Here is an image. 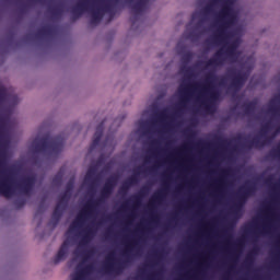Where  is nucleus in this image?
Instances as JSON below:
<instances>
[{"label":"nucleus","instance_id":"nucleus-1","mask_svg":"<svg viewBox=\"0 0 280 280\" xmlns=\"http://www.w3.org/2000/svg\"><path fill=\"white\" fill-rule=\"evenodd\" d=\"M221 10L218 13L220 25L217 30V34L213 36L214 43H226L231 38V33L226 32L230 27L235 25L237 21V14L233 9L235 0H210V2L203 8L205 14H211L214 5H220Z\"/></svg>","mask_w":280,"mask_h":280},{"label":"nucleus","instance_id":"nucleus-2","mask_svg":"<svg viewBox=\"0 0 280 280\" xmlns=\"http://www.w3.org/2000/svg\"><path fill=\"white\" fill-rule=\"evenodd\" d=\"M217 80L215 73L209 72L206 75V84L200 85L199 83H195L188 86L180 85L178 89L180 103L179 106L182 108H186L187 104L189 103V100H191V89L194 91L201 89L200 95L197 97L198 101H200L201 97H205V95H209V98L207 101H202L201 104L203 108L208 112L213 108V102H218L220 100L221 93L220 90L215 89L213 85V81Z\"/></svg>","mask_w":280,"mask_h":280},{"label":"nucleus","instance_id":"nucleus-3","mask_svg":"<svg viewBox=\"0 0 280 280\" xmlns=\"http://www.w3.org/2000/svg\"><path fill=\"white\" fill-rule=\"evenodd\" d=\"M117 180H119V177L117 175H112L109 178L106 179L102 190H101V198L89 201L85 205V208L77 215V220L73 221L68 230V233H71V231H75V229H80L82 224H84V220L89 218V215L93 214V211L97 209L101 205H104L110 196H113V191H115V187H117Z\"/></svg>","mask_w":280,"mask_h":280},{"label":"nucleus","instance_id":"nucleus-4","mask_svg":"<svg viewBox=\"0 0 280 280\" xmlns=\"http://www.w3.org/2000/svg\"><path fill=\"white\" fill-rule=\"evenodd\" d=\"M35 185L36 175L25 176L14 186L10 178L5 177L0 182V195L4 196V198H12V196L19 191L22 196H30L32 191H34Z\"/></svg>","mask_w":280,"mask_h":280},{"label":"nucleus","instance_id":"nucleus-5","mask_svg":"<svg viewBox=\"0 0 280 280\" xmlns=\"http://www.w3.org/2000/svg\"><path fill=\"white\" fill-rule=\"evenodd\" d=\"M240 47V39H234L224 50V48H221L215 51L213 58L209 59L206 62V67H222L224 62H226V59L224 56H226L228 60L235 65L237 60L240 59V56L242 52L237 50Z\"/></svg>","mask_w":280,"mask_h":280},{"label":"nucleus","instance_id":"nucleus-6","mask_svg":"<svg viewBox=\"0 0 280 280\" xmlns=\"http://www.w3.org/2000/svg\"><path fill=\"white\" fill-rule=\"evenodd\" d=\"M65 148V137L56 136L54 138L45 135L43 138H36L33 141V150L36 154L49 152V154H60Z\"/></svg>","mask_w":280,"mask_h":280},{"label":"nucleus","instance_id":"nucleus-7","mask_svg":"<svg viewBox=\"0 0 280 280\" xmlns=\"http://www.w3.org/2000/svg\"><path fill=\"white\" fill-rule=\"evenodd\" d=\"M135 248H137V241L129 242L122 253L126 259L122 262H117L115 265L108 262L104 267L105 272H115V275H121V272H124V268H126V265L130 264V261L132 260V256H130V253H132Z\"/></svg>","mask_w":280,"mask_h":280},{"label":"nucleus","instance_id":"nucleus-8","mask_svg":"<svg viewBox=\"0 0 280 280\" xmlns=\"http://www.w3.org/2000/svg\"><path fill=\"white\" fill-rule=\"evenodd\" d=\"M256 191H257V186L253 182H247L245 186L240 188L237 202L234 205L235 215H237L242 211L248 198H250V196H253Z\"/></svg>","mask_w":280,"mask_h":280},{"label":"nucleus","instance_id":"nucleus-9","mask_svg":"<svg viewBox=\"0 0 280 280\" xmlns=\"http://www.w3.org/2000/svg\"><path fill=\"white\" fill-rule=\"evenodd\" d=\"M230 73V89L232 91H240L246 84V80H248V73L242 71H235V69L228 70Z\"/></svg>","mask_w":280,"mask_h":280},{"label":"nucleus","instance_id":"nucleus-10","mask_svg":"<svg viewBox=\"0 0 280 280\" xmlns=\"http://www.w3.org/2000/svg\"><path fill=\"white\" fill-rule=\"evenodd\" d=\"M104 12H109V14H113V8L110 4H105L103 7H98L97 9H92V19L90 21L91 25H100L102 19H104Z\"/></svg>","mask_w":280,"mask_h":280},{"label":"nucleus","instance_id":"nucleus-11","mask_svg":"<svg viewBox=\"0 0 280 280\" xmlns=\"http://www.w3.org/2000/svg\"><path fill=\"white\" fill-rule=\"evenodd\" d=\"M103 135H104V121H102L96 127L92 144L90 145V152H93V149H95L97 145H100Z\"/></svg>","mask_w":280,"mask_h":280},{"label":"nucleus","instance_id":"nucleus-12","mask_svg":"<svg viewBox=\"0 0 280 280\" xmlns=\"http://www.w3.org/2000/svg\"><path fill=\"white\" fill-rule=\"evenodd\" d=\"M147 3L148 0H139L132 5L135 15L130 18L131 25H135L137 23V14H141V11L144 10Z\"/></svg>","mask_w":280,"mask_h":280},{"label":"nucleus","instance_id":"nucleus-13","mask_svg":"<svg viewBox=\"0 0 280 280\" xmlns=\"http://www.w3.org/2000/svg\"><path fill=\"white\" fill-rule=\"evenodd\" d=\"M54 34H56V28L54 26L46 25L38 28L35 34V38H37V40H40V38H45V36H54Z\"/></svg>","mask_w":280,"mask_h":280},{"label":"nucleus","instance_id":"nucleus-14","mask_svg":"<svg viewBox=\"0 0 280 280\" xmlns=\"http://www.w3.org/2000/svg\"><path fill=\"white\" fill-rule=\"evenodd\" d=\"M96 174L97 166H90L84 177L85 183H89L90 187H93V185L97 183V177H95Z\"/></svg>","mask_w":280,"mask_h":280},{"label":"nucleus","instance_id":"nucleus-15","mask_svg":"<svg viewBox=\"0 0 280 280\" xmlns=\"http://www.w3.org/2000/svg\"><path fill=\"white\" fill-rule=\"evenodd\" d=\"M86 7H88V3H86V0H84L82 2H79L75 7L72 8L71 13L74 16V21L75 19H80L82 14L86 12Z\"/></svg>","mask_w":280,"mask_h":280},{"label":"nucleus","instance_id":"nucleus-16","mask_svg":"<svg viewBox=\"0 0 280 280\" xmlns=\"http://www.w3.org/2000/svg\"><path fill=\"white\" fill-rule=\"evenodd\" d=\"M68 250H69V241H65L55 257V264H60V261H62V259L67 257Z\"/></svg>","mask_w":280,"mask_h":280},{"label":"nucleus","instance_id":"nucleus-17","mask_svg":"<svg viewBox=\"0 0 280 280\" xmlns=\"http://www.w3.org/2000/svg\"><path fill=\"white\" fill-rule=\"evenodd\" d=\"M148 191H150V187L144 186L140 189L139 194L132 197V202L135 207H139L141 205L142 198L148 196Z\"/></svg>","mask_w":280,"mask_h":280},{"label":"nucleus","instance_id":"nucleus-18","mask_svg":"<svg viewBox=\"0 0 280 280\" xmlns=\"http://www.w3.org/2000/svg\"><path fill=\"white\" fill-rule=\"evenodd\" d=\"M93 235H95V233L93 232V229H91V228L86 229L84 231V234H83L82 238L79 242V246L81 248H84V246H86L89 244V242H91Z\"/></svg>","mask_w":280,"mask_h":280},{"label":"nucleus","instance_id":"nucleus-19","mask_svg":"<svg viewBox=\"0 0 280 280\" xmlns=\"http://www.w3.org/2000/svg\"><path fill=\"white\" fill-rule=\"evenodd\" d=\"M163 198H165V190H160L158 192H155L149 203V209H154V205H156L158 202L163 201Z\"/></svg>","mask_w":280,"mask_h":280},{"label":"nucleus","instance_id":"nucleus-20","mask_svg":"<svg viewBox=\"0 0 280 280\" xmlns=\"http://www.w3.org/2000/svg\"><path fill=\"white\" fill-rule=\"evenodd\" d=\"M67 208H62L60 203H57L54 212H52V220H55L56 223L60 222V218H62V213H65V210Z\"/></svg>","mask_w":280,"mask_h":280},{"label":"nucleus","instance_id":"nucleus-21","mask_svg":"<svg viewBox=\"0 0 280 280\" xmlns=\"http://www.w3.org/2000/svg\"><path fill=\"white\" fill-rule=\"evenodd\" d=\"M247 148H264L266 145V140L261 141L258 137L246 142Z\"/></svg>","mask_w":280,"mask_h":280},{"label":"nucleus","instance_id":"nucleus-22","mask_svg":"<svg viewBox=\"0 0 280 280\" xmlns=\"http://www.w3.org/2000/svg\"><path fill=\"white\" fill-rule=\"evenodd\" d=\"M71 199V194L65 191L63 194L60 195L59 201L57 205H61L62 209H67V206L69 205V200Z\"/></svg>","mask_w":280,"mask_h":280},{"label":"nucleus","instance_id":"nucleus-23","mask_svg":"<svg viewBox=\"0 0 280 280\" xmlns=\"http://www.w3.org/2000/svg\"><path fill=\"white\" fill-rule=\"evenodd\" d=\"M139 174H141V167H138L135 171V174L126 179L127 184L132 187V185H137L139 183Z\"/></svg>","mask_w":280,"mask_h":280},{"label":"nucleus","instance_id":"nucleus-24","mask_svg":"<svg viewBox=\"0 0 280 280\" xmlns=\"http://www.w3.org/2000/svg\"><path fill=\"white\" fill-rule=\"evenodd\" d=\"M245 115H253L257 108V103L249 102L243 105Z\"/></svg>","mask_w":280,"mask_h":280},{"label":"nucleus","instance_id":"nucleus-25","mask_svg":"<svg viewBox=\"0 0 280 280\" xmlns=\"http://www.w3.org/2000/svg\"><path fill=\"white\" fill-rule=\"evenodd\" d=\"M224 189H226V182L224 180V177H220L217 180V191L222 196V194H224Z\"/></svg>","mask_w":280,"mask_h":280},{"label":"nucleus","instance_id":"nucleus-26","mask_svg":"<svg viewBox=\"0 0 280 280\" xmlns=\"http://www.w3.org/2000/svg\"><path fill=\"white\" fill-rule=\"evenodd\" d=\"M180 73H184L186 78H194V69L191 67L182 66L179 68Z\"/></svg>","mask_w":280,"mask_h":280},{"label":"nucleus","instance_id":"nucleus-27","mask_svg":"<svg viewBox=\"0 0 280 280\" xmlns=\"http://www.w3.org/2000/svg\"><path fill=\"white\" fill-rule=\"evenodd\" d=\"M9 98L10 95L8 94V89H5L3 85H0V103H3Z\"/></svg>","mask_w":280,"mask_h":280},{"label":"nucleus","instance_id":"nucleus-28","mask_svg":"<svg viewBox=\"0 0 280 280\" xmlns=\"http://www.w3.org/2000/svg\"><path fill=\"white\" fill-rule=\"evenodd\" d=\"M93 255H95V249H89V250L81 253V257L83 259L82 264L89 261V259H91V257H93Z\"/></svg>","mask_w":280,"mask_h":280},{"label":"nucleus","instance_id":"nucleus-29","mask_svg":"<svg viewBox=\"0 0 280 280\" xmlns=\"http://www.w3.org/2000/svg\"><path fill=\"white\" fill-rule=\"evenodd\" d=\"M80 268H82V264H79L77 267V272L74 275V277L72 278V280H84V277H86L81 270Z\"/></svg>","mask_w":280,"mask_h":280},{"label":"nucleus","instance_id":"nucleus-30","mask_svg":"<svg viewBox=\"0 0 280 280\" xmlns=\"http://www.w3.org/2000/svg\"><path fill=\"white\" fill-rule=\"evenodd\" d=\"M52 185H62V173L59 172L52 177Z\"/></svg>","mask_w":280,"mask_h":280},{"label":"nucleus","instance_id":"nucleus-31","mask_svg":"<svg viewBox=\"0 0 280 280\" xmlns=\"http://www.w3.org/2000/svg\"><path fill=\"white\" fill-rule=\"evenodd\" d=\"M194 58V54H191L190 51L186 52L183 55L182 57V62H184V65H188V62H191V59Z\"/></svg>","mask_w":280,"mask_h":280},{"label":"nucleus","instance_id":"nucleus-32","mask_svg":"<svg viewBox=\"0 0 280 280\" xmlns=\"http://www.w3.org/2000/svg\"><path fill=\"white\" fill-rule=\"evenodd\" d=\"M257 253H259V247H254L252 253L247 255L246 262L253 264V261H254L253 255H257Z\"/></svg>","mask_w":280,"mask_h":280},{"label":"nucleus","instance_id":"nucleus-33","mask_svg":"<svg viewBox=\"0 0 280 280\" xmlns=\"http://www.w3.org/2000/svg\"><path fill=\"white\" fill-rule=\"evenodd\" d=\"M94 266H93V264H90V265H86L85 267H83V268H79V270L81 271V272H83L85 276L86 275H89L90 272H93V270H94Z\"/></svg>","mask_w":280,"mask_h":280},{"label":"nucleus","instance_id":"nucleus-34","mask_svg":"<svg viewBox=\"0 0 280 280\" xmlns=\"http://www.w3.org/2000/svg\"><path fill=\"white\" fill-rule=\"evenodd\" d=\"M156 117L158 119H160V121L167 119V109H163L160 113H158Z\"/></svg>","mask_w":280,"mask_h":280},{"label":"nucleus","instance_id":"nucleus-35","mask_svg":"<svg viewBox=\"0 0 280 280\" xmlns=\"http://www.w3.org/2000/svg\"><path fill=\"white\" fill-rule=\"evenodd\" d=\"M130 185L128 184L127 180L124 182L122 186L119 189V194H127L128 189H130Z\"/></svg>","mask_w":280,"mask_h":280},{"label":"nucleus","instance_id":"nucleus-36","mask_svg":"<svg viewBox=\"0 0 280 280\" xmlns=\"http://www.w3.org/2000/svg\"><path fill=\"white\" fill-rule=\"evenodd\" d=\"M25 199H18L14 201L16 209H23L25 207Z\"/></svg>","mask_w":280,"mask_h":280},{"label":"nucleus","instance_id":"nucleus-37","mask_svg":"<svg viewBox=\"0 0 280 280\" xmlns=\"http://www.w3.org/2000/svg\"><path fill=\"white\" fill-rule=\"evenodd\" d=\"M67 194H70L71 195V191H73V179H70L67 185H66V190Z\"/></svg>","mask_w":280,"mask_h":280},{"label":"nucleus","instance_id":"nucleus-38","mask_svg":"<svg viewBox=\"0 0 280 280\" xmlns=\"http://www.w3.org/2000/svg\"><path fill=\"white\" fill-rule=\"evenodd\" d=\"M270 130V125L266 124L262 126L261 130H260V135L261 137H266V133Z\"/></svg>","mask_w":280,"mask_h":280},{"label":"nucleus","instance_id":"nucleus-39","mask_svg":"<svg viewBox=\"0 0 280 280\" xmlns=\"http://www.w3.org/2000/svg\"><path fill=\"white\" fill-rule=\"evenodd\" d=\"M271 156H276L277 159H280V144L278 147V150L271 151Z\"/></svg>","mask_w":280,"mask_h":280},{"label":"nucleus","instance_id":"nucleus-40","mask_svg":"<svg viewBox=\"0 0 280 280\" xmlns=\"http://www.w3.org/2000/svg\"><path fill=\"white\" fill-rule=\"evenodd\" d=\"M3 159H5V155L3 153H0V167H3V165H5V161H3Z\"/></svg>","mask_w":280,"mask_h":280},{"label":"nucleus","instance_id":"nucleus-41","mask_svg":"<svg viewBox=\"0 0 280 280\" xmlns=\"http://www.w3.org/2000/svg\"><path fill=\"white\" fill-rule=\"evenodd\" d=\"M188 147L187 145H183L182 148H179L177 151H176V154H178L179 152H183L185 150H187Z\"/></svg>","mask_w":280,"mask_h":280},{"label":"nucleus","instance_id":"nucleus-42","mask_svg":"<svg viewBox=\"0 0 280 280\" xmlns=\"http://www.w3.org/2000/svg\"><path fill=\"white\" fill-rule=\"evenodd\" d=\"M280 132V126L276 129V131L272 135V139H275Z\"/></svg>","mask_w":280,"mask_h":280},{"label":"nucleus","instance_id":"nucleus-43","mask_svg":"<svg viewBox=\"0 0 280 280\" xmlns=\"http://www.w3.org/2000/svg\"><path fill=\"white\" fill-rule=\"evenodd\" d=\"M218 141H220V143H222V145H226L229 143L228 140H222V138H218Z\"/></svg>","mask_w":280,"mask_h":280},{"label":"nucleus","instance_id":"nucleus-44","mask_svg":"<svg viewBox=\"0 0 280 280\" xmlns=\"http://www.w3.org/2000/svg\"><path fill=\"white\" fill-rule=\"evenodd\" d=\"M222 174L223 176H229V174H231V170H223Z\"/></svg>","mask_w":280,"mask_h":280},{"label":"nucleus","instance_id":"nucleus-45","mask_svg":"<svg viewBox=\"0 0 280 280\" xmlns=\"http://www.w3.org/2000/svg\"><path fill=\"white\" fill-rule=\"evenodd\" d=\"M269 113H272V115H277V108L271 107V108L269 109Z\"/></svg>","mask_w":280,"mask_h":280},{"label":"nucleus","instance_id":"nucleus-46","mask_svg":"<svg viewBox=\"0 0 280 280\" xmlns=\"http://www.w3.org/2000/svg\"><path fill=\"white\" fill-rule=\"evenodd\" d=\"M52 14H55V16H58V14H60V10L58 9L52 10Z\"/></svg>","mask_w":280,"mask_h":280},{"label":"nucleus","instance_id":"nucleus-47","mask_svg":"<svg viewBox=\"0 0 280 280\" xmlns=\"http://www.w3.org/2000/svg\"><path fill=\"white\" fill-rule=\"evenodd\" d=\"M113 255H114V254H110V255L107 257L108 261H115V258H113Z\"/></svg>","mask_w":280,"mask_h":280},{"label":"nucleus","instance_id":"nucleus-48","mask_svg":"<svg viewBox=\"0 0 280 280\" xmlns=\"http://www.w3.org/2000/svg\"><path fill=\"white\" fill-rule=\"evenodd\" d=\"M266 183H267V185H270V183H272V177L267 178Z\"/></svg>","mask_w":280,"mask_h":280},{"label":"nucleus","instance_id":"nucleus-49","mask_svg":"<svg viewBox=\"0 0 280 280\" xmlns=\"http://www.w3.org/2000/svg\"><path fill=\"white\" fill-rule=\"evenodd\" d=\"M159 220V217L152 215V222H156Z\"/></svg>","mask_w":280,"mask_h":280},{"label":"nucleus","instance_id":"nucleus-50","mask_svg":"<svg viewBox=\"0 0 280 280\" xmlns=\"http://www.w3.org/2000/svg\"><path fill=\"white\" fill-rule=\"evenodd\" d=\"M13 100H14L15 104L19 102V97L16 95H13Z\"/></svg>","mask_w":280,"mask_h":280},{"label":"nucleus","instance_id":"nucleus-51","mask_svg":"<svg viewBox=\"0 0 280 280\" xmlns=\"http://www.w3.org/2000/svg\"><path fill=\"white\" fill-rule=\"evenodd\" d=\"M219 84L220 86H224V79H222Z\"/></svg>","mask_w":280,"mask_h":280},{"label":"nucleus","instance_id":"nucleus-52","mask_svg":"<svg viewBox=\"0 0 280 280\" xmlns=\"http://www.w3.org/2000/svg\"><path fill=\"white\" fill-rule=\"evenodd\" d=\"M197 145H205L202 141L198 142Z\"/></svg>","mask_w":280,"mask_h":280},{"label":"nucleus","instance_id":"nucleus-53","mask_svg":"<svg viewBox=\"0 0 280 280\" xmlns=\"http://www.w3.org/2000/svg\"><path fill=\"white\" fill-rule=\"evenodd\" d=\"M264 231L265 232L268 231V226L267 225L264 226Z\"/></svg>","mask_w":280,"mask_h":280},{"label":"nucleus","instance_id":"nucleus-54","mask_svg":"<svg viewBox=\"0 0 280 280\" xmlns=\"http://www.w3.org/2000/svg\"><path fill=\"white\" fill-rule=\"evenodd\" d=\"M27 38H30V35H26V36L24 37L25 40H27Z\"/></svg>","mask_w":280,"mask_h":280},{"label":"nucleus","instance_id":"nucleus-55","mask_svg":"<svg viewBox=\"0 0 280 280\" xmlns=\"http://www.w3.org/2000/svg\"><path fill=\"white\" fill-rule=\"evenodd\" d=\"M148 132H150V130H145V131H144V135H148Z\"/></svg>","mask_w":280,"mask_h":280},{"label":"nucleus","instance_id":"nucleus-56","mask_svg":"<svg viewBox=\"0 0 280 280\" xmlns=\"http://www.w3.org/2000/svg\"><path fill=\"white\" fill-rule=\"evenodd\" d=\"M106 220H110V217H107Z\"/></svg>","mask_w":280,"mask_h":280},{"label":"nucleus","instance_id":"nucleus-57","mask_svg":"<svg viewBox=\"0 0 280 280\" xmlns=\"http://www.w3.org/2000/svg\"><path fill=\"white\" fill-rule=\"evenodd\" d=\"M267 211H270V208H267Z\"/></svg>","mask_w":280,"mask_h":280},{"label":"nucleus","instance_id":"nucleus-58","mask_svg":"<svg viewBox=\"0 0 280 280\" xmlns=\"http://www.w3.org/2000/svg\"><path fill=\"white\" fill-rule=\"evenodd\" d=\"M145 161H148V158H145Z\"/></svg>","mask_w":280,"mask_h":280}]
</instances>
